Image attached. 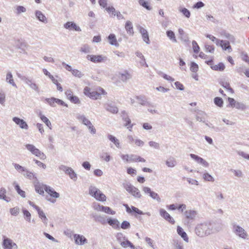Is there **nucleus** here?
<instances>
[{"label":"nucleus","instance_id":"nucleus-1","mask_svg":"<svg viewBox=\"0 0 249 249\" xmlns=\"http://www.w3.org/2000/svg\"><path fill=\"white\" fill-rule=\"evenodd\" d=\"M195 231L198 236L204 237L212 234L214 232V229L210 222H205L197 224Z\"/></svg>","mask_w":249,"mask_h":249},{"label":"nucleus","instance_id":"nucleus-2","mask_svg":"<svg viewBox=\"0 0 249 249\" xmlns=\"http://www.w3.org/2000/svg\"><path fill=\"white\" fill-rule=\"evenodd\" d=\"M89 194L98 201L104 202L106 201V196L97 187L90 185L89 187Z\"/></svg>","mask_w":249,"mask_h":249},{"label":"nucleus","instance_id":"nucleus-3","mask_svg":"<svg viewBox=\"0 0 249 249\" xmlns=\"http://www.w3.org/2000/svg\"><path fill=\"white\" fill-rule=\"evenodd\" d=\"M124 187L127 192L132 195L136 198H140L142 195L138 188L135 187L129 182L124 184Z\"/></svg>","mask_w":249,"mask_h":249},{"label":"nucleus","instance_id":"nucleus-4","mask_svg":"<svg viewBox=\"0 0 249 249\" xmlns=\"http://www.w3.org/2000/svg\"><path fill=\"white\" fill-rule=\"evenodd\" d=\"M77 119L82 122V123L87 126L92 134H95L96 130L95 128L92 125L91 122L84 115L78 114L77 116Z\"/></svg>","mask_w":249,"mask_h":249},{"label":"nucleus","instance_id":"nucleus-5","mask_svg":"<svg viewBox=\"0 0 249 249\" xmlns=\"http://www.w3.org/2000/svg\"><path fill=\"white\" fill-rule=\"evenodd\" d=\"M84 93L86 95L93 99H97L100 98L101 95L105 94L106 92L103 89L101 88L99 89V92L94 91L91 92L89 88L86 87L84 89Z\"/></svg>","mask_w":249,"mask_h":249},{"label":"nucleus","instance_id":"nucleus-6","mask_svg":"<svg viewBox=\"0 0 249 249\" xmlns=\"http://www.w3.org/2000/svg\"><path fill=\"white\" fill-rule=\"evenodd\" d=\"M232 231L238 237L243 239H246L248 234L241 226L236 224L232 225Z\"/></svg>","mask_w":249,"mask_h":249},{"label":"nucleus","instance_id":"nucleus-7","mask_svg":"<svg viewBox=\"0 0 249 249\" xmlns=\"http://www.w3.org/2000/svg\"><path fill=\"white\" fill-rule=\"evenodd\" d=\"M25 146L33 155L39 157L41 160H44L46 158V155L33 144H26Z\"/></svg>","mask_w":249,"mask_h":249},{"label":"nucleus","instance_id":"nucleus-8","mask_svg":"<svg viewBox=\"0 0 249 249\" xmlns=\"http://www.w3.org/2000/svg\"><path fill=\"white\" fill-rule=\"evenodd\" d=\"M59 169L64 172L65 173L68 175L70 178L73 181H75L77 180V175L71 167L64 165H61L59 166Z\"/></svg>","mask_w":249,"mask_h":249},{"label":"nucleus","instance_id":"nucleus-9","mask_svg":"<svg viewBox=\"0 0 249 249\" xmlns=\"http://www.w3.org/2000/svg\"><path fill=\"white\" fill-rule=\"evenodd\" d=\"M93 208L95 210L103 212L106 213L114 215L116 212L113 211L110 207L101 205L99 204L94 203L93 204Z\"/></svg>","mask_w":249,"mask_h":249},{"label":"nucleus","instance_id":"nucleus-10","mask_svg":"<svg viewBox=\"0 0 249 249\" xmlns=\"http://www.w3.org/2000/svg\"><path fill=\"white\" fill-rule=\"evenodd\" d=\"M90 216L93 218V220L96 222H98L102 225H106L107 224V216L96 213H93L91 214Z\"/></svg>","mask_w":249,"mask_h":249},{"label":"nucleus","instance_id":"nucleus-11","mask_svg":"<svg viewBox=\"0 0 249 249\" xmlns=\"http://www.w3.org/2000/svg\"><path fill=\"white\" fill-rule=\"evenodd\" d=\"M124 206L125 207L126 209V211L127 213H134L136 214H134L135 216L136 217L137 215L136 214L142 215L144 214V213L142 212L141 210H139L138 208L131 206V208H130L128 205L126 204H124ZM145 214H146L148 216H150L151 214L149 212H147L145 213Z\"/></svg>","mask_w":249,"mask_h":249},{"label":"nucleus","instance_id":"nucleus-12","mask_svg":"<svg viewBox=\"0 0 249 249\" xmlns=\"http://www.w3.org/2000/svg\"><path fill=\"white\" fill-rule=\"evenodd\" d=\"M86 58L93 63H101L105 61L107 57L103 55H89L86 56Z\"/></svg>","mask_w":249,"mask_h":249},{"label":"nucleus","instance_id":"nucleus-13","mask_svg":"<svg viewBox=\"0 0 249 249\" xmlns=\"http://www.w3.org/2000/svg\"><path fill=\"white\" fill-rule=\"evenodd\" d=\"M2 247L4 249H12L13 248L17 249L18 246L12 240L8 238H5L2 243Z\"/></svg>","mask_w":249,"mask_h":249},{"label":"nucleus","instance_id":"nucleus-14","mask_svg":"<svg viewBox=\"0 0 249 249\" xmlns=\"http://www.w3.org/2000/svg\"><path fill=\"white\" fill-rule=\"evenodd\" d=\"M12 120L16 124L18 125L20 128L25 130L28 129L29 127L27 124L23 119L17 117H14L13 118Z\"/></svg>","mask_w":249,"mask_h":249},{"label":"nucleus","instance_id":"nucleus-15","mask_svg":"<svg viewBox=\"0 0 249 249\" xmlns=\"http://www.w3.org/2000/svg\"><path fill=\"white\" fill-rule=\"evenodd\" d=\"M198 213L194 210H188L184 212L185 218L189 220H194L197 217Z\"/></svg>","mask_w":249,"mask_h":249},{"label":"nucleus","instance_id":"nucleus-16","mask_svg":"<svg viewBox=\"0 0 249 249\" xmlns=\"http://www.w3.org/2000/svg\"><path fill=\"white\" fill-rule=\"evenodd\" d=\"M193 111L196 114V118L197 121L205 123L206 114L204 111L198 109H194Z\"/></svg>","mask_w":249,"mask_h":249},{"label":"nucleus","instance_id":"nucleus-17","mask_svg":"<svg viewBox=\"0 0 249 249\" xmlns=\"http://www.w3.org/2000/svg\"><path fill=\"white\" fill-rule=\"evenodd\" d=\"M190 157L192 159L195 160L198 163L201 164L203 166L205 167H208L209 166V163L204 160L203 158L199 157L198 156L194 154H191L190 155Z\"/></svg>","mask_w":249,"mask_h":249},{"label":"nucleus","instance_id":"nucleus-18","mask_svg":"<svg viewBox=\"0 0 249 249\" xmlns=\"http://www.w3.org/2000/svg\"><path fill=\"white\" fill-rule=\"evenodd\" d=\"M160 215L171 224H174V218L163 209L160 210Z\"/></svg>","mask_w":249,"mask_h":249},{"label":"nucleus","instance_id":"nucleus-19","mask_svg":"<svg viewBox=\"0 0 249 249\" xmlns=\"http://www.w3.org/2000/svg\"><path fill=\"white\" fill-rule=\"evenodd\" d=\"M48 185L46 184H44L42 183H40L39 182L37 181L36 183H35V188L36 191L40 194V195L44 196V190H45V187L46 186H47Z\"/></svg>","mask_w":249,"mask_h":249},{"label":"nucleus","instance_id":"nucleus-20","mask_svg":"<svg viewBox=\"0 0 249 249\" xmlns=\"http://www.w3.org/2000/svg\"><path fill=\"white\" fill-rule=\"evenodd\" d=\"M64 27L66 29L73 30L76 31L80 32L81 31L80 27L77 26L76 23L71 21H68L64 24Z\"/></svg>","mask_w":249,"mask_h":249},{"label":"nucleus","instance_id":"nucleus-21","mask_svg":"<svg viewBox=\"0 0 249 249\" xmlns=\"http://www.w3.org/2000/svg\"><path fill=\"white\" fill-rule=\"evenodd\" d=\"M75 243L76 244L82 245L87 243V239L83 235L75 234L73 235Z\"/></svg>","mask_w":249,"mask_h":249},{"label":"nucleus","instance_id":"nucleus-22","mask_svg":"<svg viewBox=\"0 0 249 249\" xmlns=\"http://www.w3.org/2000/svg\"><path fill=\"white\" fill-rule=\"evenodd\" d=\"M217 45L221 47V48L224 50H228L229 52L231 51V48L230 45L229 41L223 40H217Z\"/></svg>","mask_w":249,"mask_h":249},{"label":"nucleus","instance_id":"nucleus-23","mask_svg":"<svg viewBox=\"0 0 249 249\" xmlns=\"http://www.w3.org/2000/svg\"><path fill=\"white\" fill-rule=\"evenodd\" d=\"M107 223L111 226L114 229H120V222L116 218H107Z\"/></svg>","mask_w":249,"mask_h":249},{"label":"nucleus","instance_id":"nucleus-24","mask_svg":"<svg viewBox=\"0 0 249 249\" xmlns=\"http://www.w3.org/2000/svg\"><path fill=\"white\" fill-rule=\"evenodd\" d=\"M45 191L53 198H57L60 196L58 193L49 186H46Z\"/></svg>","mask_w":249,"mask_h":249},{"label":"nucleus","instance_id":"nucleus-25","mask_svg":"<svg viewBox=\"0 0 249 249\" xmlns=\"http://www.w3.org/2000/svg\"><path fill=\"white\" fill-rule=\"evenodd\" d=\"M119 75L120 79L124 82H126L132 77L131 74L127 71H124L123 72H120Z\"/></svg>","mask_w":249,"mask_h":249},{"label":"nucleus","instance_id":"nucleus-26","mask_svg":"<svg viewBox=\"0 0 249 249\" xmlns=\"http://www.w3.org/2000/svg\"><path fill=\"white\" fill-rule=\"evenodd\" d=\"M105 109L112 113H117L118 112V108L112 103H107L105 105Z\"/></svg>","mask_w":249,"mask_h":249},{"label":"nucleus","instance_id":"nucleus-27","mask_svg":"<svg viewBox=\"0 0 249 249\" xmlns=\"http://www.w3.org/2000/svg\"><path fill=\"white\" fill-rule=\"evenodd\" d=\"M178 34L179 35V38L182 41H183L185 43L189 42V39L188 36L187 34H186L183 30L181 28H179L178 30Z\"/></svg>","mask_w":249,"mask_h":249},{"label":"nucleus","instance_id":"nucleus-28","mask_svg":"<svg viewBox=\"0 0 249 249\" xmlns=\"http://www.w3.org/2000/svg\"><path fill=\"white\" fill-rule=\"evenodd\" d=\"M177 232L178 234L182 238L184 241L187 243L189 242V238L186 233L184 231L183 229L179 226L177 227Z\"/></svg>","mask_w":249,"mask_h":249},{"label":"nucleus","instance_id":"nucleus-29","mask_svg":"<svg viewBox=\"0 0 249 249\" xmlns=\"http://www.w3.org/2000/svg\"><path fill=\"white\" fill-rule=\"evenodd\" d=\"M136 99L139 101L140 104L142 106H150L151 105L150 103L147 101L145 97L143 96H137Z\"/></svg>","mask_w":249,"mask_h":249},{"label":"nucleus","instance_id":"nucleus-30","mask_svg":"<svg viewBox=\"0 0 249 249\" xmlns=\"http://www.w3.org/2000/svg\"><path fill=\"white\" fill-rule=\"evenodd\" d=\"M36 211L37 212L38 216L39 218H40L43 223L47 225L48 224V218H47L45 213L43 212L42 210L40 209V208H38V209L36 210Z\"/></svg>","mask_w":249,"mask_h":249},{"label":"nucleus","instance_id":"nucleus-31","mask_svg":"<svg viewBox=\"0 0 249 249\" xmlns=\"http://www.w3.org/2000/svg\"><path fill=\"white\" fill-rule=\"evenodd\" d=\"M36 18L40 21L46 23L47 22V19L45 15L40 11H36Z\"/></svg>","mask_w":249,"mask_h":249},{"label":"nucleus","instance_id":"nucleus-32","mask_svg":"<svg viewBox=\"0 0 249 249\" xmlns=\"http://www.w3.org/2000/svg\"><path fill=\"white\" fill-rule=\"evenodd\" d=\"M125 29L127 33L131 35L134 34L133 25L131 21L127 20L125 24Z\"/></svg>","mask_w":249,"mask_h":249},{"label":"nucleus","instance_id":"nucleus-33","mask_svg":"<svg viewBox=\"0 0 249 249\" xmlns=\"http://www.w3.org/2000/svg\"><path fill=\"white\" fill-rule=\"evenodd\" d=\"M107 138L112 142H113L117 148H121L119 140L118 139H117L115 136H114L111 134H108L107 135Z\"/></svg>","mask_w":249,"mask_h":249},{"label":"nucleus","instance_id":"nucleus-34","mask_svg":"<svg viewBox=\"0 0 249 249\" xmlns=\"http://www.w3.org/2000/svg\"><path fill=\"white\" fill-rule=\"evenodd\" d=\"M6 81L13 87L16 88L17 87L13 78L12 74L10 71L8 72L6 74Z\"/></svg>","mask_w":249,"mask_h":249},{"label":"nucleus","instance_id":"nucleus-35","mask_svg":"<svg viewBox=\"0 0 249 249\" xmlns=\"http://www.w3.org/2000/svg\"><path fill=\"white\" fill-rule=\"evenodd\" d=\"M6 190L4 188H1L0 189V199H3L8 202L10 201V198L9 197L6 196Z\"/></svg>","mask_w":249,"mask_h":249},{"label":"nucleus","instance_id":"nucleus-36","mask_svg":"<svg viewBox=\"0 0 249 249\" xmlns=\"http://www.w3.org/2000/svg\"><path fill=\"white\" fill-rule=\"evenodd\" d=\"M108 39L109 43L112 45L118 46L119 44L117 42L116 36L114 34H111L108 36Z\"/></svg>","mask_w":249,"mask_h":249},{"label":"nucleus","instance_id":"nucleus-37","mask_svg":"<svg viewBox=\"0 0 249 249\" xmlns=\"http://www.w3.org/2000/svg\"><path fill=\"white\" fill-rule=\"evenodd\" d=\"M39 117L41 120L46 124V125L50 129H52V124L51 122L44 115H42L41 112H40Z\"/></svg>","mask_w":249,"mask_h":249},{"label":"nucleus","instance_id":"nucleus-38","mask_svg":"<svg viewBox=\"0 0 249 249\" xmlns=\"http://www.w3.org/2000/svg\"><path fill=\"white\" fill-rule=\"evenodd\" d=\"M225 68V65L222 62H220L217 65L212 66V69L216 71H222L224 70Z\"/></svg>","mask_w":249,"mask_h":249},{"label":"nucleus","instance_id":"nucleus-39","mask_svg":"<svg viewBox=\"0 0 249 249\" xmlns=\"http://www.w3.org/2000/svg\"><path fill=\"white\" fill-rule=\"evenodd\" d=\"M23 176L26 178H28L32 179L33 178H35L37 180L36 177L35 176V174L29 171L26 168V171H24L22 173Z\"/></svg>","mask_w":249,"mask_h":249},{"label":"nucleus","instance_id":"nucleus-40","mask_svg":"<svg viewBox=\"0 0 249 249\" xmlns=\"http://www.w3.org/2000/svg\"><path fill=\"white\" fill-rule=\"evenodd\" d=\"M166 35L167 37L173 42H177V40L174 32L171 30L166 31Z\"/></svg>","mask_w":249,"mask_h":249},{"label":"nucleus","instance_id":"nucleus-41","mask_svg":"<svg viewBox=\"0 0 249 249\" xmlns=\"http://www.w3.org/2000/svg\"><path fill=\"white\" fill-rule=\"evenodd\" d=\"M136 55L137 56L140 58V59H141V61L140 62V63L142 65H145L146 67H148L147 64L146 62L144 56L141 52L138 51L136 52Z\"/></svg>","mask_w":249,"mask_h":249},{"label":"nucleus","instance_id":"nucleus-42","mask_svg":"<svg viewBox=\"0 0 249 249\" xmlns=\"http://www.w3.org/2000/svg\"><path fill=\"white\" fill-rule=\"evenodd\" d=\"M139 3L140 5L148 10H151L152 9V8L149 5L148 2L145 0H139Z\"/></svg>","mask_w":249,"mask_h":249},{"label":"nucleus","instance_id":"nucleus-43","mask_svg":"<svg viewBox=\"0 0 249 249\" xmlns=\"http://www.w3.org/2000/svg\"><path fill=\"white\" fill-rule=\"evenodd\" d=\"M222 36L225 37L226 38L228 39L231 42H234L235 41V38L232 35L224 31L221 34Z\"/></svg>","mask_w":249,"mask_h":249},{"label":"nucleus","instance_id":"nucleus-44","mask_svg":"<svg viewBox=\"0 0 249 249\" xmlns=\"http://www.w3.org/2000/svg\"><path fill=\"white\" fill-rule=\"evenodd\" d=\"M121 245L124 248H126L127 246L129 247L132 249H135L134 246L128 240L126 239L124 242L120 243Z\"/></svg>","mask_w":249,"mask_h":249},{"label":"nucleus","instance_id":"nucleus-45","mask_svg":"<svg viewBox=\"0 0 249 249\" xmlns=\"http://www.w3.org/2000/svg\"><path fill=\"white\" fill-rule=\"evenodd\" d=\"M80 51L84 53H90L91 49L88 45L84 44L80 48Z\"/></svg>","mask_w":249,"mask_h":249},{"label":"nucleus","instance_id":"nucleus-46","mask_svg":"<svg viewBox=\"0 0 249 249\" xmlns=\"http://www.w3.org/2000/svg\"><path fill=\"white\" fill-rule=\"evenodd\" d=\"M180 12L182 13V14L187 18H189L191 16L190 12L186 8H181L179 9Z\"/></svg>","mask_w":249,"mask_h":249},{"label":"nucleus","instance_id":"nucleus-47","mask_svg":"<svg viewBox=\"0 0 249 249\" xmlns=\"http://www.w3.org/2000/svg\"><path fill=\"white\" fill-rule=\"evenodd\" d=\"M203 178L207 181L213 182L214 181V178L209 173H205L203 175Z\"/></svg>","mask_w":249,"mask_h":249},{"label":"nucleus","instance_id":"nucleus-48","mask_svg":"<svg viewBox=\"0 0 249 249\" xmlns=\"http://www.w3.org/2000/svg\"><path fill=\"white\" fill-rule=\"evenodd\" d=\"M152 199L156 200L158 202H161V198L159 195L156 192L152 191L149 196Z\"/></svg>","mask_w":249,"mask_h":249},{"label":"nucleus","instance_id":"nucleus-49","mask_svg":"<svg viewBox=\"0 0 249 249\" xmlns=\"http://www.w3.org/2000/svg\"><path fill=\"white\" fill-rule=\"evenodd\" d=\"M116 238L117 241L120 243H122L126 239V237L121 232H118L116 234Z\"/></svg>","mask_w":249,"mask_h":249},{"label":"nucleus","instance_id":"nucleus-50","mask_svg":"<svg viewBox=\"0 0 249 249\" xmlns=\"http://www.w3.org/2000/svg\"><path fill=\"white\" fill-rule=\"evenodd\" d=\"M166 164L168 167H173L176 164V161L174 158H171L166 161Z\"/></svg>","mask_w":249,"mask_h":249},{"label":"nucleus","instance_id":"nucleus-51","mask_svg":"<svg viewBox=\"0 0 249 249\" xmlns=\"http://www.w3.org/2000/svg\"><path fill=\"white\" fill-rule=\"evenodd\" d=\"M214 104L219 107H222L223 105V99L219 97H216L214 99Z\"/></svg>","mask_w":249,"mask_h":249},{"label":"nucleus","instance_id":"nucleus-52","mask_svg":"<svg viewBox=\"0 0 249 249\" xmlns=\"http://www.w3.org/2000/svg\"><path fill=\"white\" fill-rule=\"evenodd\" d=\"M15 188L16 190L18 192V193L21 197H25V196H25V192L24 191H23L21 189H20V187H19V186L18 184H16V185L15 186Z\"/></svg>","mask_w":249,"mask_h":249},{"label":"nucleus","instance_id":"nucleus-53","mask_svg":"<svg viewBox=\"0 0 249 249\" xmlns=\"http://www.w3.org/2000/svg\"><path fill=\"white\" fill-rule=\"evenodd\" d=\"M13 165L14 166L15 168L17 170H18L19 172V173H21L22 174L24 171H26V168L21 166L20 165L17 163H14Z\"/></svg>","mask_w":249,"mask_h":249},{"label":"nucleus","instance_id":"nucleus-54","mask_svg":"<svg viewBox=\"0 0 249 249\" xmlns=\"http://www.w3.org/2000/svg\"><path fill=\"white\" fill-rule=\"evenodd\" d=\"M46 102L49 104L51 107H55V101L56 98L54 97H52L51 98H46Z\"/></svg>","mask_w":249,"mask_h":249},{"label":"nucleus","instance_id":"nucleus-55","mask_svg":"<svg viewBox=\"0 0 249 249\" xmlns=\"http://www.w3.org/2000/svg\"><path fill=\"white\" fill-rule=\"evenodd\" d=\"M22 212H23L24 216H25L26 221H27L28 222H30L31 215V213H30V212L26 209H23Z\"/></svg>","mask_w":249,"mask_h":249},{"label":"nucleus","instance_id":"nucleus-56","mask_svg":"<svg viewBox=\"0 0 249 249\" xmlns=\"http://www.w3.org/2000/svg\"><path fill=\"white\" fill-rule=\"evenodd\" d=\"M235 107L237 109H241L242 110H244L247 108L246 105L240 102H237L236 104H235Z\"/></svg>","mask_w":249,"mask_h":249},{"label":"nucleus","instance_id":"nucleus-57","mask_svg":"<svg viewBox=\"0 0 249 249\" xmlns=\"http://www.w3.org/2000/svg\"><path fill=\"white\" fill-rule=\"evenodd\" d=\"M221 85L224 88L230 91L231 93L233 92V89L230 87V84L228 82H222L220 83Z\"/></svg>","mask_w":249,"mask_h":249},{"label":"nucleus","instance_id":"nucleus-58","mask_svg":"<svg viewBox=\"0 0 249 249\" xmlns=\"http://www.w3.org/2000/svg\"><path fill=\"white\" fill-rule=\"evenodd\" d=\"M72 74L75 77L81 78L84 74L80 71L77 69H73L71 71Z\"/></svg>","mask_w":249,"mask_h":249},{"label":"nucleus","instance_id":"nucleus-59","mask_svg":"<svg viewBox=\"0 0 249 249\" xmlns=\"http://www.w3.org/2000/svg\"><path fill=\"white\" fill-rule=\"evenodd\" d=\"M198 70V66L195 62H192L191 64L190 70L193 72H196Z\"/></svg>","mask_w":249,"mask_h":249},{"label":"nucleus","instance_id":"nucleus-60","mask_svg":"<svg viewBox=\"0 0 249 249\" xmlns=\"http://www.w3.org/2000/svg\"><path fill=\"white\" fill-rule=\"evenodd\" d=\"M69 100L72 103L79 104H80V101L79 98L76 96L73 95L71 97H70Z\"/></svg>","mask_w":249,"mask_h":249},{"label":"nucleus","instance_id":"nucleus-61","mask_svg":"<svg viewBox=\"0 0 249 249\" xmlns=\"http://www.w3.org/2000/svg\"><path fill=\"white\" fill-rule=\"evenodd\" d=\"M192 45L194 52L196 53H198L199 52L200 48L196 42L195 40L193 41Z\"/></svg>","mask_w":249,"mask_h":249},{"label":"nucleus","instance_id":"nucleus-62","mask_svg":"<svg viewBox=\"0 0 249 249\" xmlns=\"http://www.w3.org/2000/svg\"><path fill=\"white\" fill-rule=\"evenodd\" d=\"M123 230L128 229L130 227V223L127 221H124L120 227Z\"/></svg>","mask_w":249,"mask_h":249},{"label":"nucleus","instance_id":"nucleus-63","mask_svg":"<svg viewBox=\"0 0 249 249\" xmlns=\"http://www.w3.org/2000/svg\"><path fill=\"white\" fill-rule=\"evenodd\" d=\"M149 145L150 147H153L157 149H160V144L159 143L154 142V141H150L149 142Z\"/></svg>","mask_w":249,"mask_h":249},{"label":"nucleus","instance_id":"nucleus-64","mask_svg":"<svg viewBox=\"0 0 249 249\" xmlns=\"http://www.w3.org/2000/svg\"><path fill=\"white\" fill-rule=\"evenodd\" d=\"M19 208L18 207H14L10 209V210L11 214L14 216L17 215L19 213Z\"/></svg>","mask_w":249,"mask_h":249}]
</instances>
